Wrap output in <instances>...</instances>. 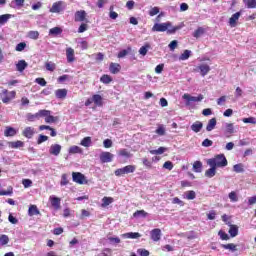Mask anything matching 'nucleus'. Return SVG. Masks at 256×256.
<instances>
[{
	"label": "nucleus",
	"mask_w": 256,
	"mask_h": 256,
	"mask_svg": "<svg viewBox=\"0 0 256 256\" xmlns=\"http://www.w3.org/2000/svg\"><path fill=\"white\" fill-rule=\"evenodd\" d=\"M181 29L180 26H175L172 27L171 22H166V23H155L154 26L152 27V31H156L158 33H163L167 31L169 34H173Z\"/></svg>",
	"instance_id": "nucleus-1"
},
{
	"label": "nucleus",
	"mask_w": 256,
	"mask_h": 256,
	"mask_svg": "<svg viewBox=\"0 0 256 256\" xmlns=\"http://www.w3.org/2000/svg\"><path fill=\"white\" fill-rule=\"evenodd\" d=\"M207 165H209V167H215L216 169H223V167H227L228 162L225 154H218L215 157L208 159Z\"/></svg>",
	"instance_id": "nucleus-2"
},
{
	"label": "nucleus",
	"mask_w": 256,
	"mask_h": 256,
	"mask_svg": "<svg viewBox=\"0 0 256 256\" xmlns=\"http://www.w3.org/2000/svg\"><path fill=\"white\" fill-rule=\"evenodd\" d=\"M182 99H184V101H186L185 102L186 107H191V103H199V102L203 101L204 97L202 94H200L198 96H191L190 94L185 93L182 96Z\"/></svg>",
	"instance_id": "nucleus-3"
},
{
	"label": "nucleus",
	"mask_w": 256,
	"mask_h": 256,
	"mask_svg": "<svg viewBox=\"0 0 256 256\" xmlns=\"http://www.w3.org/2000/svg\"><path fill=\"white\" fill-rule=\"evenodd\" d=\"M135 165H128L123 168L116 169L114 175L116 177H122V175H129V173H135Z\"/></svg>",
	"instance_id": "nucleus-4"
},
{
	"label": "nucleus",
	"mask_w": 256,
	"mask_h": 256,
	"mask_svg": "<svg viewBox=\"0 0 256 256\" xmlns=\"http://www.w3.org/2000/svg\"><path fill=\"white\" fill-rule=\"evenodd\" d=\"M72 179L74 183H78V185H87V178L81 172H73Z\"/></svg>",
	"instance_id": "nucleus-5"
},
{
	"label": "nucleus",
	"mask_w": 256,
	"mask_h": 256,
	"mask_svg": "<svg viewBox=\"0 0 256 256\" xmlns=\"http://www.w3.org/2000/svg\"><path fill=\"white\" fill-rule=\"evenodd\" d=\"M65 7H67V4H65V2H55L50 9V13H61V11H65Z\"/></svg>",
	"instance_id": "nucleus-6"
},
{
	"label": "nucleus",
	"mask_w": 256,
	"mask_h": 256,
	"mask_svg": "<svg viewBox=\"0 0 256 256\" xmlns=\"http://www.w3.org/2000/svg\"><path fill=\"white\" fill-rule=\"evenodd\" d=\"M194 71L197 73L199 72L201 77H205L206 75H208L209 71H211V66H209L208 64H200L199 66H197Z\"/></svg>",
	"instance_id": "nucleus-7"
},
{
	"label": "nucleus",
	"mask_w": 256,
	"mask_h": 256,
	"mask_svg": "<svg viewBox=\"0 0 256 256\" xmlns=\"http://www.w3.org/2000/svg\"><path fill=\"white\" fill-rule=\"evenodd\" d=\"M61 149H63V147L60 144H52L49 148V154L54 157H59Z\"/></svg>",
	"instance_id": "nucleus-8"
},
{
	"label": "nucleus",
	"mask_w": 256,
	"mask_h": 256,
	"mask_svg": "<svg viewBox=\"0 0 256 256\" xmlns=\"http://www.w3.org/2000/svg\"><path fill=\"white\" fill-rule=\"evenodd\" d=\"M114 155L111 152H102L100 154L101 163H111L113 161Z\"/></svg>",
	"instance_id": "nucleus-9"
},
{
	"label": "nucleus",
	"mask_w": 256,
	"mask_h": 256,
	"mask_svg": "<svg viewBox=\"0 0 256 256\" xmlns=\"http://www.w3.org/2000/svg\"><path fill=\"white\" fill-rule=\"evenodd\" d=\"M22 135L26 137V139H33V135H35V128L28 126L22 131Z\"/></svg>",
	"instance_id": "nucleus-10"
},
{
	"label": "nucleus",
	"mask_w": 256,
	"mask_h": 256,
	"mask_svg": "<svg viewBox=\"0 0 256 256\" xmlns=\"http://www.w3.org/2000/svg\"><path fill=\"white\" fill-rule=\"evenodd\" d=\"M152 241H161V229L155 228L150 232Z\"/></svg>",
	"instance_id": "nucleus-11"
},
{
	"label": "nucleus",
	"mask_w": 256,
	"mask_h": 256,
	"mask_svg": "<svg viewBox=\"0 0 256 256\" xmlns=\"http://www.w3.org/2000/svg\"><path fill=\"white\" fill-rule=\"evenodd\" d=\"M49 199H50L51 205H52V207H54V209H56V210L61 209V198L55 197V196H50Z\"/></svg>",
	"instance_id": "nucleus-12"
},
{
	"label": "nucleus",
	"mask_w": 256,
	"mask_h": 256,
	"mask_svg": "<svg viewBox=\"0 0 256 256\" xmlns=\"http://www.w3.org/2000/svg\"><path fill=\"white\" fill-rule=\"evenodd\" d=\"M239 17H241V12H236L229 19L230 27H237V21H239Z\"/></svg>",
	"instance_id": "nucleus-13"
},
{
	"label": "nucleus",
	"mask_w": 256,
	"mask_h": 256,
	"mask_svg": "<svg viewBox=\"0 0 256 256\" xmlns=\"http://www.w3.org/2000/svg\"><path fill=\"white\" fill-rule=\"evenodd\" d=\"M224 133L226 137H230L233 135V133H235V126L233 123H226Z\"/></svg>",
	"instance_id": "nucleus-14"
},
{
	"label": "nucleus",
	"mask_w": 256,
	"mask_h": 256,
	"mask_svg": "<svg viewBox=\"0 0 256 256\" xmlns=\"http://www.w3.org/2000/svg\"><path fill=\"white\" fill-rule=\"evenodd\" d=\"M66 57L69 63H73L75 61V50L73 48H67Z\"/></svg>",
	"instance_id": "nucleus-15"
},
{
	"label": "nucleus",
	"mask_w": 256,
	"mask_h": 256,
	"mask_svg": "<svg viewBox=\"0 0 256 256\" xmlns=\"http://www.w3.org/2000/svg\"><path fill=\"white\" fill-rule=\"evenodd\" d=\"M190 128L194 133H200L201 129H203V122L196 121L191 125Z\"/></svg>",
	"instance_id": "nucleus-16"
},
{
	"label": "nucleus",
	"mask_w": 256,
	"mask_h": 256,
	"mask_svg": "<svg viewBox=\"0 0 256 256\" xmlns=\"http://www.w3.org/2000/svg\"><path fill=\"white\" fill-rule=\"evenodd\" d=\"M28 215L30 217H33L34 215H41V211H39V208H37V205H30L28 209Z\"/></svg>",
	"instance_id": "nucleus-17"
},
{
	"label": "nucleus",
	"mask_w": 256,
	"mask_h": 256,
	"mask_svg": "<svg viewBox=\"0 0 256 256\" xmlns=\"http://www.w3.org/2000/svg\"><path fill=\"white\" fill-rule=\"evenodd\" d=\"M215 175H217V168L215 166H210V168L205 171V177L209 179L215 177Z\"/></svg>",
	"instance_id": "nucleus-18"
},
{
	"label": "nucleus",
	"mask_w": 256,
	"mask_h": 256,
	"mask_svg": "<svg viewBox=\"0 0 256 256\" xmlns=\"http://www.w3.org/2000/svg\"><path fill=\"white\" fill-rule=\"evenodd\" d=\"M119 71H121V65L118 63H111L110 64V73H112L113 75H117V73H119Z\"/></svg>",
	"instance_id": "nucleus-19"
},
{
	"label": "nucleus",
	"mask_w": 256,
	"mask_h": 256,
	"mask_svg": "<svg viewBox=\"0 0 256 256\" xmlns=\"http://www.w3.org/2000/svg\"><path fill=\"white\" fill-rule=\"evenodd\" d=\"M29 66V64H27L25 62V60H20L18 61V63L16 64V69L17 71H19L20 73H23L24 69H27V67Z\"/></svg>",
	"instance_id": "nucleus-20"
},
{
	"label": "nucleus",
	"mask_w": 256,
	"mask_h": 256,
	"mask_svg": "<svg viewBox=\"0 0 256 256\" xmlns=\"http://www.w3.org/2000/svg\"><path fill=\"white\" fill-rule=\"evenodd\" d=\"M122 237H124L125 239H139V237H141V234L138 232H129L122 234Z\"/></svg>",
	"instance_id": "nucleus-21"
},
{
	"label": "nucleus",
	"mask_w": 256,
	"mask_h": 256,
	"mask_svg": "<svg viewBox=\"0 0 256 256\" xmlns=\"http://www.w3.org/2000/svg\"><path fill=\"white\" fill-rule=\"evenodd\" d=\"M4 135L5 137H15V135H17V131L15 130V128L8 126L4 131Z\"/></svg>",
	"instance_id": "nucleus-22"
},
{
	"label": "nucleus",
	"mask_w": 256,
	"mask_h": 256,
	"mask_svg": "<svg viewBox=\"0 0 256 256\" xmlns=\"http://www.w3.org/2000/svg\"><path fill=\"white\" fill-rule=\"evenodd\" d=\"M86 15L87 13L85 12V10L77 11L75 13V21H85Z\"/></svg>",
	"instance_id": "nucleus-23"
},
{
	"label": "nucleus",
	"mask_w": 256,
	"mask_h": 256,
	"mask_svg": "<svg viewBox=\"0 0 256 256\" xmlns=\"http://www.w3.org/2000/svg\"><path fill=\"white\" fill-rule=\"evenodd\" d=\"M216 126H217V119L212 118L208 121V124L206 126V131H213V129H215Z\"/></svg>",
	"instance_id": "nucleus-24"
},
{
	"label": "nucleus",
	"mask_w": 256,
	"mask_h": 256,
	"mask_svg": "<svg viewBox=\"0 0 256 256\" xmlns=\"http://www.w3.org/2000/svg\"><path fill=\"white\" fill-rule=\"evenodd\" d=\"M25 145V143H23V141L18 140L16 142H8V147H11V149H19L21 147H23Z\"/></svg>",
	"instance_id": "nucleus-25"
},
{
	"label": "nucleus",
	"mask_w": 256,
	"mask_h": 256,
	"mask_svg": "<svg viewBox=\"0 0 256 256\" xmlns=\"http://www.w3.org/2000/svg\"><path fill=\"white\" fill-rule=\"evenodd\" d=\"M57 99H65L67 97V89H58L55 91Z\"/></svg>",
	"instance_id": "nucleus-26"
},
{
	"label": "nucleus",
	"mask_w": 256,
	"mask_h": 256,
	"mask_svg": "<svg viewBox=\"0 0 256 256\" xmlns=\"http://www.w3.org/2000/svg\"><path fill=\"white\" fill-rule=\"evenodd\" d=\"M228 233L231 237H237V235H239V227H237V225H230Z\"/></svg>",
	"instance_id": "nucleus-27"
},
{
	"label": "nucleus",
	"mask_w": 256,
	"mask_h": 256,
	"mask_svg": "<svg viewBox=\"0 0 256 256\" xmlns=\"http://www.w3.org/2000/svg\"><path fill=\"white\" fill-rule=\"evenodd\" d=\"M233 171L234 173H245V165H243V163L235 164Z\"/></svg>",
	"instance_id": "nucleus-28"
},
{
	"label": "nucleus",
	"mask_w": 256,
	"mask_h": 256,
	"mask_svg": "<svg viewBox=\"0 0 256 256\" xmlns=\"http://www.w3.org/2000/svg\"><path fill=\"white\" fill-rule=\"evenodd\" d=\"M151 49V45L149 43H146L144 46H142L139 49V54L145 57L147 55L148 51Z\"/></svg>",
	"instance_id": "nucleus-29"
},
{
	"label": "nucleus",
	"mask_w": 256,
	"mask_h": 256,
	"mask_svg": "<svg viewBox=\"0 0 256 256\" xmlns=\"http://www.w3.org/2000/svg\"><path fill=\"white\" fill-rule=\"evenodd\" d=\"M193 171H195V173H201V171H203V163H201V161L194 162Z\"/></svg>",
	"instance_id": "nucleus-30"
},
{
	"label": "nucleus",
	"mask_w": 256,
	"mask_h": 256,
	"mask_svg": "<svg viewBox=\"0 0 256 256\" xmlns=\"http://www.w3.org/2000/svg\"><path fill=\"white\" fill-rule=\"evenodd\" d=\"M68 153H70V155H75L77 153H83V149H81V147L79 146H71L68 150Z\"/></svg>",
	"instance_id": "nucleus-31"
},
{
	"label": "nucleus",
	"mask_w": 256,
	"mask_h": 256,
	"mask_svg": "<svg viewBox=\"0 0 256 256\" xmlns=\"http://www.w3.org/2000/svg\"><path fill=\"white\" fill-rule=\"evenodd\" d=\"M113 201H114V199L112 197L105 196L104 198H102L101 207H109V205H111V203H113Z\"/></svg>",
	"instance_id": "nucleus-32"
},
{
	"label": "nucleus",
	"mask_w": 256,
	"mask_h": 256,
	"mask_svg": "<svg viewBox=\"0 0 256 256\" xmlns=\"http://www.w3.org/2000/svg\"><path fill=\"white\" fill-rule=\"evenodd\" d=\"M118 155L120 157H125L126 159H129V158L133 157V154H131V152L127 151V149L119 150Z\"/></svg>",
	"instance_id": "nucleus-33"
},
{
	"label": "nucleus",
	"mask_w": 256,
	"mask_h": 256,
	"mask_svg": "<svg viewBox=\"0 0 256 256\" xmlns=\"http://www.w3.org/2000/svg\"><path fill=\"white\" fill-rule=\"evenodd\" d=\"M92 101L95 103V105H97L98 107H101V105H103V98L101 97V95L96 94L93 96Z\"/></svg>",
	"instance_id": "nucleus-34"
},
{
	"label": "nucleus",
	"mask_w": 256,
	"mask_h": 256,
	"mask_svg": "<svg viewBox=\"0 0 256 256\" xmlns=\"http://www.w3.org/2000/svg\"><path fill=\"white\" fill-rule=\"evenodd\" d=\"M243 3L248 9H256V0H243Z\"/></svg>",
	"instance_id": "nucleus-35"
},
{
	"label": "nucleus",
	"mask_w": 256,
	"mask_h": 256,
	"mask_svg": "<svg viewBox=\"0 0 256 256\" xmlns=\"http://www.w3.org/2000/svg\"><path fill=\"white\" fill-rule=\"evenodd\" d=\"M191 57V50H185L180 56L179 61H187Z\"/></svg>",
	"instance_id": "nucleus-36"
},
{
	"label": "nucleus",
	"mask_w": 256,
	"mask_h": 256,
	"mask_svg": "<svg viewBox=\"0 0 256 256\" xmlns=\"http://www.w3.org/2000/svg\"><path fill=\"white\" fill-rule=\"evenodd\" d=\"M201 35H205V28H203V27H199L193 33V37H195V39H199V37H201Z\"/></svg>",
	"instance_id": "nucleus-37"
},
{
	"label": "nucleus",
	"mask_w": 256,
	"mask_h": 256,
	"mask_svg": "<svg viewBox=\"0 0 256 256\" xmlns=\"http://www.w3.org/2000/svg\"><path fill=\"white\" fill-rule=\"evenodd\" d=\"M184 195H185V199H188V201H193V199L197 197V194L193 190L185 192Z\"/></svg>",
	"instance_id": "nucleus-38"
},
{
	"label": "nucleus",
	"mask_w": 256,
	"mask_h": 256,
	"mask_svg": "<svg viewBox=\"0 0 256 256\" xmlns=\"http://www.w3.org/2000/svg\"><path fill=\"white\" fill-rule=\"evenodd\" d=\"M45 68L46 71H55V69H57V64H55L54 62H46L45 63Z\"/></svg>",
	"instance_id": "nucleus-39"
},
{
	"label": "nucleus",
	"mask_w": 256,
	"mask_h": 256,
	"mask_svg": "<svg viewBox=\"0 0 256 256\" xmlns=\"http://www.w3.org/2000/svg\"><path fill=\"white\" fill-rule=\"evenodd\" d=\"M12 15L11 14H3L0 15V25H5L7 21L11 19Z\"/></svg>",
	"instance_id": "nucleus-40"
},
{
	"label": "nucleus",
	"mask_w": 256,
	"mask_h": 256,
	"mask_svg": "<svg viewBox=\"0 0 256 256\" xmlns=\"http://www.w3.org/2000/svg\"><path fill=\"white\" fill-rule=\"evenodd\" d=\"M26 118H27V121H29L30 123H33V121H37V119H39V114L38 112L35 114L28 113L26 115Z\"/></svg>",
	"instance_id": "nucleus-41"
},
{
	"label": "nucleus",
	"mask_w": 256,
	"mask_h": 256,
	"mask_svg": "<svg viewBox=\"0 0 256 256\" xmlns=\"http://www.w3.org/2000/svg\"><path fill=\"white\" fill-rule=\"evenodd\" d=\"M101 83H104L105 85H109V83H111V81H113V78H111V76L104 74L101 78H100Z\"/></svg>",
	"instance_id": "nucleus-42"
},
{
	"label": "nucleus",
	"mask_w": 256,
	"mask_h": 256,
	"mask_svg": "<svg viewBox=\"0 0 256 256\" xmlns=\"http://www.w3.org/2000/svg\"><path fill=\"white\" fill-rule=\"evenodd\" d=\"M80 145H82V147H91V137H85L81 140Z\"/></svg>",
	"instance_id": "nucleus-43"
},
{
	"label": "nucleus",
	"mask_w": 256,
	"mask_h": 256,
	"mask_svg": "<svg viewBox=\"0 0 256 256\" xmlns=\"http://www.w3.org/2000/svg\"><path fill=\"white\" fill-rule=\"evenodd\" d=\"M167 151V148L165 147H160L157 150H150L151 155H163Z\"/></svg>",
	"instance_id": "nucleus-44"
},
{
	"label": "nucleus",
	"mask_w": 256,
	"mask_h": 256,
	"mask_svg": "<svg viewBox=\"0 0 256 256\" xmlns=\"http://www.w3.org/2000/svg\"><path fill=\"white\" fill-rule=\"evenodd\" d=\"M63 33V29L59 27H54L49 30V35H61Z\"/></svg>",
	"instance_id": "nucleus-45"
},
{
	"label": "nucleus",
	"mask_w": 256,
	"mask_h": 256,
	"mask_svg": "<svg viewBox=\"0 0 256 256\" xmlns=\"http://www.w3.org/2000/svg\"><path fill=\"white\" fill-rule=\"evenodd\" d=\"M228 197L230 199V201H232V203H237V201H239V197L237 196V192L232 191L228 194Z\"/></svg>",
	"instance_id": "nucleus-46"
},
{
	"label": "nucleus",
	"mask_w": 256,
	"mask_h": 256,
	"mask_svg": "<svg viewBox=\"0 0 256 256\" xmlns=\"http://www.w3.org/2000/svg\"><path fill=\"white\" fill-rule=\"evenodd\" d=\"M131 53V47H128L127 50H122L118 53V59H123V57H127Z\"/></svg>",
	"instance_id": "nucleus-47"
},
{
	"label": "nucleus",
	"mask_w": 256,
	"mask_h": 256,
	"mask_svg": "<svg viewBox=\"0 0 256 256\" xmlns=\"http://www.w3.org/2000/svg\"><path fill=\"white\" fill-rule=\"evenodd\" d=\"M155 133L159 135L160 137H163L165 135L166 130L164 125H159L158 128L156 129Z\"/></svg>",
	"instance_id": "nucleus-48"
},
{
	"label": "nucleus",
	"mask_w": 256,
	"mask_h": 256,
	"mask_svg": "<svg viewBox=\"0 0 256 256\" xmlns=\"http://www.w3.org/2000/svg\"><path fill=\"white\" fill-rule=\"evenodd\" d=\"M7 243H9V236H7L5 234H1L0 235V245L5 246V245H7Z\"/></svg>",
	"instance_id": "nucleus-49"
},
{
	"label": "nucleus",
	"mask_w": 256,
	"mask_h": 256,
	"mask_svg": "<svg viewBox=\"0 0 256 256\" xmlns=\"http://www.w3.org/2000/svg\"><path fill=\"white\" fill-rule=\"evenodd\" d=\"M45 141H49V136L40 134L37 139V145H41V143H45Z\"/></svg>",
	"instance_id": "nucleus-50"
},
{
	"label": "nucleus",
	"mask_w": 256,
	"mask_h": 256,
	"mask_svg": "<svg viewBox=\"0 0 256 256\" xmlns=\"http://www.w3.org/2000/svg\"><path fill=\"white\" fill-rule=\"evenodd\" d=\"M223 249H229V251H237V245L230 243V244H222Z\"/></svg>",
	"instance_id": "nucleus-51"
},
{
	"label": "nucleus",
	"mask_w": 256,
	"mask_h": 256,
	"mask_svg": "<svg viewBox=\"0 0 256 256\" xmlns=\"http://www.w3.org/2000/svg\"><path fill=\"white\" fill-rule=\"evenodd\" d=\"M37 113H38L39 119H41L42 117H45V119H46L48 115H51V111H49V110H40Z\"/></svg>",
	"instance_id": "nucleus-52"
},
{
	"label": "nucleus",
	"mask_w": 256,
	"mask_h": 256,
	"mask_svg": "<svg viewBox=\"0 0 256 256\" xmlns=\"http://www.w3.org/2000/svg\"><path fill=\"white\" fill-rule=\"evenodd\" d=\"M108 241L112 244V245H119V243H121V239L119 237H109Z\"/></svg>",
	"instance_id": "nucleus-53"
},
{
	"label": "nucleus",
	"mask_w": 256,
	"mask_h": 256,
	"mask_svg": "<svg viewBox=\"0 0 256 256\" xmlns=\"http://www.w3.org/2000/svg\"><path fill=\"white\" fill-rule=\"evenodd\" d=\"M218 235L222 239V241H229V235L225 233L223 230H220L218 232Z\"/></svg>",
	"instance_id": "nucleus-54"
},
{
	"label": "nucleus",
	"mask_w": 256,
	"mask_h": 256,
	"mask_svg": "<svg viewBox=\"0 0 256 256\" xmlns=\"http://www.w3.org/2000/svg\"><path fill=\"white\" fill-rule=\"evenodd\" d=\"M133 217H147V212H145V210H137L133 214Z\"/></svg>",
	"instance_id": "nucleus-55"
},
{
	"label": "nucleus",
	"mask_w": 256,
	"mask_h": 256,
	"mask_svg": "<svg viewBox=\"0 0 256 256\" xmlns=\"http://www.w3.org/2000/svg\"><path fill=\"white\" fill-rule=\"evenodd\" d=\"M28 37H29L30 39L37 40V39H39V32H38V31H30V32L28 33Z\"/></svg>",
	"instance_id": "nucleus-56"
},
{
	"label": "nucleus",
	"mask_w": 256,
	"mask_h": 256,
	"mask_svg": "<svg viewBox=\"0 0 256 256\" xmlns=\"http://www.w3.org/2000/svg\"><path fill=\"white\" fill-rule=\"evenodd\" d=\"M56 121H57V117H54L51 114H49L45 118V123H56Z\"/></svg>",
	"instance_id": "nucleus-57"
},
{
	"label": "nucleus",
	"mask_w": 256,
	"mask_h": 256,
	"mask_svg": "<svg viewBox=\"0 0 256 256\" xmlns=\"http://www.w3.org/2000/svg\"><path fill=\"white\" fill-rule=\"evenodd\" d=\"M243 123H250L251 125H256V118L255 117H249L242 119Z\"/></svg>",
	"instance_id": "nucleus-58"
},
{
	"label": "nucleus",
	"mask_w": 256,
	"mask_h": 256,
	"mask_svg": "<svg viewBox=\"0 0 256 256\" xmlns=\"http://www.w3.org/2000/svg\"><path fill=\"white\" fill-rule=\"evenodd\" d=\"M25 47H27V44L25 42H21L19 44L16 45V51H24L25 50Z\"/></svg>",
	"instance_id": "nucleus-59"
},
{
	"label": "nucleus",
	"mask_w": 256,
	"mask_h": 256,
	"mask_svg": "<svg viewBox=\"0 0 256 256\" xmlns=\"http://www.w3.org/2000/svg\"><path fill=\"white\" fill-rule=\"evenodd\" d=\"M109 17L110 19H117V17H119V14L113 11V6L110 7Z\"/></svg>",
	"instance_id": "nucleus-60"
},
{
	"label": "nucleus",
	"mask_w": 256,
	"mask_h": 256,
	"mask_svg": "<svg viewBox=\"0 0 256 256\" xmlns=\"http://www.w3.org/2000/svg\"><path fill=\"white\" fill-rule=\"evenodd\" d=\"M158 13H159V7H153L149 11L150 17H155V15H158Z\"/></svg>",
	"instance_id": "nucleus-61"
},
{
	"label": "nucleus",
	"mask_w": 256,
	"mask_h": 256,
	"mask_svg": "<svg viewBox=\"0 0 256 256\" xmlns=\"http://www.w3.org/2000/svg\"><path fill=\"white\" fill-rule=\"evenodd\" d=\"M22 185L25 187V189H28V187H31V185H33V181H31L30 179H24L22 181Z\"/></svg>",
	"instance_id": "nucleus-62"
},
{
	"label": "nucleus",
	"mask_w": 256,
	"mask_h": 256,
	"mask_svg": "<svg viewBox=\"0 0 256 256\" xmlns=\"http://www.w3.org/2000/svg\"><path fill=\"white\" fill-rule=\"evenodd\" d=\"M163 168L164 169H168V171H171L173 169V162L171 161H166L164 164H163Z\"/></svg>",
	"instance_id": "nucleus-63"
},
{
	"label": "nucleus",
	"mask_w": 256,
	"mask_h": 256,
	"mask_svg": "<svg viewBox=\"0 0 256 256\" xmlns=\"http://www.w3.org/2000/svg\"><path fill=\"white\" fill-rule=\"evenodd\" d=\"M212 145H213V142L207 138L202 142V147H211Z\"/></svg>",
	"instance_id": "nucleus-64"
}]
</instances>
